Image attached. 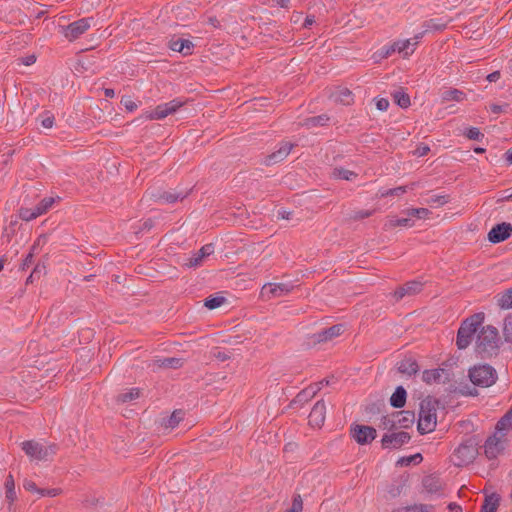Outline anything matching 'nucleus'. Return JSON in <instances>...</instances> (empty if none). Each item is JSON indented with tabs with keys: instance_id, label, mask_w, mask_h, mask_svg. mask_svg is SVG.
Returning <instances> with one entry per match:
<instances>
[{
	"instance_id": "nucleus-15",
	"label": "nucleus",
	"mask_w": 512,
	"mask_h": 512,
	"mask_svg": "<svg viewBox=\"0 0 512 512\" xmlns=\"http://www.w3.org/2000/svg\"><path fill=\"white\" fill-rule=\"evenodd\" d=\"M292 148L293 145L291 143H281L277 150L265 157L263 163L269 166L282 162L290 154Z\"/></svg>"
},
{
	"instance_id": "nucleus-37",
	"label": "nucleus",
	"mask_w": 512,
	"mask_h": 512,
	"mask_svg": "<svg viewBox=\"0 0 512 512\" xmlns=\"http://www.w3.org/2000/svg\"><path fill=\"white\" fill-rule=\"evenodd\" d=\"M329 117L325 114L313 116L308 119H306L304 125L307 127H317V126H324L328 123Z\"/></svg>"
},
{
	"instance_id": "nucleus-53",
	"label": "nucleus",
	"mask_w": 512,
	"mask_h": 512,
	"mask_svg": "<svg viewBox=\"0 0 512 512\" xmlns=\"http://www.w3.org/2000/svg\"><path fill=\"white\" fill-rule=\"evenodd\" d=\"M375 104L379 111H386L389 108V101L386 98H377Z\"/></svg>"
},
{
	"instance_id": "nucleus-3",
	"label": "nucleus",
	"mask_w": 512,
	"mask_h": 512,
	"mask_svg": "<svg viewBox=\"0 0 512 512\" xmlns=\"http://www.w3.org/2000/svg\"><path fill=\"white\" fill-rule=\"evenodd\" d=\"M483 319V314L478 313L462 322L458 329L456 339V345L459 349H466L470 345L475 333L481 326Z\"/></svg>"
},
{
	"instance_id": "nucleus-14",
	"label": "nucleus",
	"mask_w": 512,
	"mask_h": 512,
	"mask_svg": "<svg viewBox=\"0 0 512 512\" xmlns=\"http://www.w3.org/2000/svg\"><path fill=\"white\" fill-rule=\"evenodd\" d=\"M352 435L359 444H368L376 437V430L370 426L355 425L352 429Z\"/></svg>"
},
{
	"instance_id": "nucleus-28",
	"label": "nucleus",
	"mask_w": 512,
	"mask_h": 512,
	"mask_svg": "<svg viewBox=\"0 0 512 512\" xmlns=\"http://www.w3.org/2000/svg\"><path fill=\"white\" fill-rule=\"evenodd\" d=\"M168 115H170V114L164 108V105L159 104L158 106H156V108L154 110L146 111L143 114V117L146 120H161V119H164L165 117H167Z\"/></svg>"
},
{
	"instance_id": "nucleus-20",
	"label": "nucleus",
	"mask_w": 512,
	"mask_h": 512,
	"mask_svg": "<svg viewBox=\"0 0 512 512\" xmlns=\"http://www.w3.org/2000/svg\"><path fill=\"white\" fill-rule=\"evenodd\" d=\"M344 331V326L342 324L333 325L327 329H323L313 335V339L315 342L321 343L326 342L328 340L333 339L336 336H339Z\"/></svg>"
},
{
	"instance_id": "nucleus-38",
	"label": "nucleus",
	"mask_w": 512,
	"mask_h": 512,
	"mask_svg": "<svg viewBox=\"0 0 512 512\" xmlns=\"http://www.w3.org/2000/svg\"><path fill=\"white\" fill-rule=\"evenodd\" d=\"M498 305L502 309H511L512 308V288L505 291L498 298Z\"/></svg>"
},
{
	"instance_id": "nucleus-36",
	"label": "nucleus",
	"mask_w": 512,
	"mask_h": 512,
	"mask_svg": "<svg viewBox=\"0 0 512 512\" xmlns=\"http://www.w3.org/2000/svg\"><path fill=\"white\" fill-rule=\"evenodd\" d=\"M423 460L422 455L420 453H416L414 455L400 457L396 465L397 466H409L411 464H419Z\"/></svg>"
},
{
	"instance_id": "nucleus-24",
	"label": "nucleus",
	"mask_w": 512,
	"mask_h": 512,
	"mask_svg": "<svg viewBox=\"0 0 512 512\" xmlns=\"http://www.w3.org/2000/svg\"><path fill=\"white\" fill-rule=\"evenodd\" d=\"M499 500L500 498L496 493L485 496L480 512H496Z\"/></svg>"
},
{
	"instance_id": "nucleus-27",
	"label": "nucleus",
	"mask_w": 512,
	"mask_h": 512,
	"mask_svg": "<svg viewBox=\"0 0 512 512\" xmlns=\"http://www.w3.org/2000/svg\"><path fill=\"white\" fill-rule=\"evenodd\" d=\"M320 390L318 385H310L307 388L299 392L295 398V402L302 403L313 398Z\"/></svg>"
},
{
	"instance_id": "nucleus-18",
	"label": "nucleus",
	"mask_w": 512,
	"mask_h": 512,
	"mask_svg": "<svg viewBox=\"0 0 512 512\" xmlns=\"http://www.w3.org/2000/svg\"><path fill=\"white\" fill-rule=\"evenodd\" d=\"M326 406L324 401L320 400L315 403L310 414L309 424L313 427H320L325 421Z\"/></svg>"
},
{
	"instance_id": "nucleus-61",
	"label": "nucleus",
	"mask_w": 512,
	"mask_h": 512,
	"mask_svg": "<svg viewBox=\"0 0 512 512\" xmlns=\"http://www.w3.org/2000/svg\"><path fill=\"white\" fill-rule=\"evenodd\" d=\"M506 106L507 105L502 106V105H498V104H492V105H490V110L494 114H499V113H502L504 111Z\"/></svg>"
},
{
	"instance_id": "nucleus-26",
	"label": "nucleus",
	"mask_w": 512,
	"mask_h": 512,
	"mask_svg": "<svg viewBox=\"0 0 512 512\" xmlns=\"http://www.w3.org/2000/svg\"><path fill=\"white\" fill-rule=\"evenodd\" d=\"M444 369H428L423 371L422 373V381L426 384H433L440 381L441 375L443 374Z\"/></svg>"
},
{
	"instance_id": "nucleus-59",
	"label": "nucleus",
	"mask_w": 512,
	"mask_h": 512,
	"mask_svg": "<svg viewBox=\"0 0 512 512\" xmlns=\"http://www.w3.org/2000/svg\"><path fill=\"white\" fill-rule=\"evenodd\" d=\"M430 148L427 145L417 147L414 154L418 157H423L429 152Z\"/></svg>"
},
{
	"instance_id": "nucleus-19",
	"label": "nucleus",
	"mask_w": 512,
	"mask_h": 512,
	"mask_svg": "<svg viewBox=\"0 0 512 512\" xmlns=\"http://www.w3.org/2000/svg\"><path fill=\"white\" fill-rule=\"evenodd\" d=\"M423 284L420 281L413 280L405 283L394 292V298L401 300L405 296H412L419 293L422 290Z\"/></svg>"
},
{
	"instance_id": "nucleus-35",
	"label": "nucleus",
	"mask_w": 512,
	"mask_h": 512,
	"mask_svg": "<svg viewBox=\"0 0 512 512\" xmlns=\"http://www.w3.org/2000/svg\"><path fill=\"white\" fill-rule=\"evenodd\" d=\"M187 196V193H176V192H163L159 196V200L164 203H175L179 200L184 199Z\"/></svg>"
},
{
	"instance_id": "nucleus-52",
	"label": "nucleus",
	"mask_w": 512,
	"mask_h": 512,
	"mask_svg": "<svg viewBox=\"0 0 512 512\" xmlns=\"http://www.w3.org/2000/svg\"><path fill=\"white\" fill-rule=\"evenodd\" d=\"M303 508V503L300 495H297L293 498L292 507L288 512H301Z\"/></svg>"
},
{
	"instance_id": "nucleus-12",
	"label": "nucleus",
	"mask_w": 512,
	"mask_h": 512,
	"mask_svg": "<svg viewBox=\"0 0 512 512\" xmlns=\"http://www.w3.org/2000/svg\"><path fill=\"white\" fill-rule=\"evenodd\" d=\"M214 253V245L209 243L202 246L197 252H194L187 260L184 265L187 268H196L200 266L203 260Z\"/></svg>"
},
{
	"instance_id": "nucleus-6",
	"label": "nucleus",
	"mask_w": 512,
	"mask_h": 512,
	"mask_svg": "<svg viewBox=\"0 0 512 512\" xmlns=\"http://www.w3.org/2000/svg\"><path fill=\"white\" fill-rule=\"evenodd\" d=\"M469 378L475 385L489 387L493 385L497 379L496 370L488 365H477L469 370Z\"/></svg>"
},
{
	"instance_id": "nucleus-55",
	"label": "nucleus",
	"mask_w": 512,
	"mask_h": 512,
	"mask_svg": "<svg viewBox=\"0 0 512 512\" xmlns=\"http://www.w3.org/2000/svg\"><path fill=\"white\" fill-rule=\"evenodd\" d=\"M59 494V489L51 488V489H41L39 490V496H49V497H55Z\"/></svg>"
},
{
	"instance_id": "nucleus-2",
	"label": "nucleus",
	"mask_w": 512,
	"mask_h": 512,
	"mask_svg": "<svg viewBox=\"0 0 512 512\" xmlns=\"http://www.w3.org/2000/svg\"><path fill=\"white\" fill-rule=\"evenodd\" d=\"M498 342V331L495 327H482L477 334L475 351L481 358H485L496 352Z\"/></svg>"
},
{
	"instance_id": "nucleus-40",
	"label": "nucleus",
	"mask_w": 512,
	"mask_h": 512,
	"mask_svg": "<svg viewBox=\"0 0 512 512\" xmlns=\"http://www.w3.org/2000/svg\"><path fill=\"white\" fill-rule=\"evenodd\" d=\"M5 489H6V498L13 502L16 499V492H15V484L13 476L10 474L8 475L6 482H5Z\"/></svg>"
},
{
	"instance_id": "nucleus-50",
	"label": "nucleus",
	"mask_w": 512,
	"mask_h": 512,
	"mask_svg": "<svg viewBox=\"0 0 512 512\" xmlns=\"http://www.w3.org/2000/svg\"><path fill=\"white\" fill-rule=\"evenodd\" d=\"M41 125L46 129H50L54 125V116L50 112H45L41 115Z\"/></svg>"
},
{
	"instance_id": "nucleus-30",
	"label": "nucleus",
	"mask_w": 512,
	"mask_h": 512,
	"mask_svg": "<svg viewBox=\"0 0 512 512\" xmlns=\"http://www.w3.org/2000/svg\"><path fill=\"white\" fill-rule=\"evenodd\" d=\"M397 53L395 41L383 46L380 50L373 54V59L375 62L380 61L381 59L388 58L392 54Z\"/></svg>"
},
{
	"instance_id": "nucleus-9",
	"label": "nucleus",
	"mask_w": 512,
	"mask_h": 512,
	"mask_svg": "<svg viewBox=\"0 0 512 512\" xmlns=\"http://www.w3.org/2000/svg\"><path fill=\"white\" fill-rule=\"evenodd\" d=\"M54 198H44L33 208H21L19 216L24 221H32L46 213L53 205Z\"/></svg>"
},
{
	"instance_id": "nucleus-54",
	"label": "nucleus",
	"mask_w": 512,
	"mask_h": 512,
	"mask_svg": "<svg viewBox=\"0 0 512 512\" xmlns=\"http://www.w3.org/2000/svg\"><path fill=\"white\" fill-rule=\"evenodd\" d=\"M429 203L436 204L437 206H442L447 203V197L445 195H435L430 200Z\"/></svg>"
},
{
	"instance_id": "nucleus-60",
	"label": "nucleus",
	"mask_w": 512,
	"mask_h": 512,
	"mask_svg": "<svg viewBox=\"0 0 512 512\" xmlns=\"http://www.w3.org/2000/svg\"><path fill=\"white\" fill-rule=\"evenodd\" d=\"M21 63L25 66H30L36 62V57L34 55H28L20 59Z\"/></svg>"
},
{
	"instance_id": "nucleus-46",
	"label": "nucleus",
	"mask_w": 512,
	"mask_h": 512,
	"mask_svg": "<svg viewBox=\"0 0 512 512\" xmlns=\"http://www.w3.org/2000/svg\"><path fill=\"white\" fill-rule=\"evenodd\" d=\"M183 104L184 102L179 98L163 103L164 108L168 111L170 115L175 113L180 107L183 106Z\"/></svg>"
},
{
	"instance_id": "nucleus-41",
	"label": "nucleus",
	"mask_w": 512,
	"mask_h": 512,
	"mask_svg": "<svg viewBox=\"0 0 512 512\" xmlns=\"http://www.w3.org/2000/svg\"><path fill=\"white\" fill-rule=\"evenodd\" d=\"M394 101L401 108H407L410 106V98L403 91H396L393 94Z\"/></svg>"
},
{
	"instance_id": "nucleus-13",
	"label": "nucleus",
	"mask_w": 512,
	"mask_h": 512,
	"mask_svg": "<svg viewBox=\"0 0 512 512\" xmlns=\"http://www.w3.org/2000/svg\"><path fill=\"white\" fill-rule=\"evenodd\" d=\"M410 435L407 432L400 431L385 434L382 438V445L384 448H399L403 444L408 443Z\"/></svg>"
},
{
	"instance_id": "nucleus-57",
	"label": "nucleus",
	"mask_w": 512,
	"mask_h": 512,
	"mask_svg": "<svg viewBox=\"0 0 512 512\" xmlns=\"http://www.w3.org/2000/svg\"><path fill=\"white\" fill-rule=\"evenodd\" d=\"M402 512H429V507L426 505L408 507L405 508Z\"/></svg>"
},
{
	"instance_id": "nucleus-10",
	"label": "nucleus",
	"mask_w": 512,
	"mask_h": 512,
	"mask_svg": "<svg viewBox=\"0 0 512 512\" xmlns=\"http://www.w3.org/2000/svg\"><path fill=\"white\" fill-rule=\"evenodd\" d=\"M424 32L417 33L413 38L411 39H400L396 40V49L397 53L402 55L404 58L409 57L414 53L416 50V47L420 41V39L423 37Z\"/></svg>"
},
{
	"instance_id": "nucleus-56",
	"label": "nucleus",
	"mask_w": 512,
	"mask_h": 512,
	"mask_svg": "<svg viewBox=\"0 0 512 512\" xmlns=\"http://www.w3.org/2000/svg\"><path fill=\"white\" fill-rule=\"evenodd\" d=\"M24 488L30 492L36 493L39 495L40 488H37L36 484L33 481L26 480L24 482Z\"/></svg>"
},
{
	"instance_id": "nucleus-39",
	"label": "nucleus",
	"mask_w": 512,
	"mask_h": 512,
	"mask_svg": "<svg viewBox=\"0 0 512 512\" xmlns=\"http://www.w3.org/2000/svg\"><path fill=\"white\" fill-rule=\"evenodd\" d=\"M140 396L139 388H131L129 391L124 392L118 396V401L122 403L131 402Z\"/></svg>"
},
{
	"instance_id": "nucleus-8",
	"label": "nucleus",
	"mask_w": 512,
	"mask_h": 512,
	"mask_svg": "<svg viewBox=\"0 0 512 512\" xmlns=\"http://www.w3.org/2000/svg\"><path fill=\"white\" fill-rule=\"evenodd\" d=\"M93 22L92 17L81 18L67 26H62L61 33L66 39L73 41L83 35L91 27Z\"/></svg>"
},
{
	"instance_id": "nucleus-63",
	"label": "nucleus",
	"mask_w": 512,
	"mask_h": 512,
	"mask_svg": "<svg viewBox=\"0 0 512 512\" xmlns=\"http://www.w3.org/2000/svg\"><path fill=\"white\" fill-rule=\"evenodd\" d=\"M500 78V72L499 71H494L490 74L487 75V80L489 82H496L498 81Z\"/></svg>"
},
{
	"instance_id": "nucleus-23",
	"label": "nucleus",
	"mask_w": 512,
	"mask_h": 512,
	"mask_svg": "<svg viewBox=\"0 0 512 512\" xmlns=\"http://www.w3.org/2000/svg\"><path fill=\"white\" fill-rule=\"evenodd\" d=\"M406 390L402 386H398L390 397V404L395 408H402L406 402Z\"/></svg>"
},
{
	"instance_id": "nucleus-4",
	"label": "nucleus",
	"mask_w": 512,
	"mask_h": 512,
	"mask_svg": "<svg viewBox=\"0 0 512 512\" xmlns=\"http://www.w3.org/2000/svg\"><path fill=\"white\" fill-rule=\"evenodd\" d=\"M437 424L435 403L431 400H423L420 403L417 429L420 434L433 432Z\"/></svg>"
},
{
	"instance_id": "nucleus-1",
	"label": "nucleus",
	"mask_w": 512,
	"mask_h": 512,
	"mask_svg": "<svg viewBox=\"0 0 512 512\" xmlns=\"http://www.w3.org/2000/svg\"><path fill=\"white\" fill-rule=\"evenodd\" d=\"M509 430H512V407L498 421L494 434L488 437L484 443V453L488 459H495L504 451L506 433Z\"/></svg>"
},
{
	"instance_id": "nucleus-44",
	"label": "nucleus",
	"mask_w": 512,
	"mask_h": 512,
	"mask_svg": "<svg viewBox=\"0 0 512 512\" xmlns=\"http://www.w3.org/2000/svg\"><path fill=\"white\" fill-rule=\"evenodd\" d=\"M390 226H402V227H411L413 225L410 216L408 217H394L389 220Z\"/></svg>"
},
{
	"instance_id": "nucleus-43",
	"label": "nucleus",
	"mask_w": 512,
	"mask_h": 512,
	"mask_svg": "<svg viewBox=\"0 0 512 512\" xmlns=\"http://www.w3.org/2000/svg\"><path fill=\"white\" fill-rule=\"evenodd\" d=\"M336 100L342 102L345 105H349L352 102V93L347 88H342L338 91Z\"/></svg>"
},
{
	"instance_id": "nucleus-58",
	"label": "nucleus",
	"mask_w": 512,
	"mask_h": 512,
	"mask_svg": "<svg viewBox=\"0 0 512 512\" xmlns=\"http://www.w3.org/2000/svg\"><path fill=\"white\" fill-rule=\"evenodd\" d=\"M37 247L36 245H33L31 248V251L27 254L26 258L24 259L23 266H30L32 264L33 256L36 251Z\"/></svg>"
},
{
	"instance_id": "nucleus-51",
	"label": "nucleus",
	"mask_w": 512,
	"mask_h": 512,
	"mask_svg": "<svg viewBox=\"0 0 512 512\" xmlns=\"http://www.w3.org/2000/svg\"><path fill=\"white\" fill-rule=\"evenodd\" d=\"M121 103L126 108L127 111L133 112L137 109L138 105L135 101H133L130 97H123Z\"/></svg>"
},
{
	"instance_id": "nucleus-45",
	"label": "nucleus",
	"mask_w": 512,
	"mask_h": 512,
	"mask_svg": "<svg viewBox=\"0 0 512 512\" xmlns=\"http://www.w3.org/2000/svg\"><path fill=\"white\" fill-rule=\"evenodd\" d=\"M464 135L470 140L481 141L484 134L477 127H469L465 130Z\"/></svg>"
},
{
	"instance_id": "nucleus-34",
	"label": "nucleus",
	"mask_w": 512,
	"mask_h": 512,
	"mask_svg": "<svg viewBox=\"0 0 512 512\" xmlns=\"http://www.w3.org/2000/svg\"><path fill=\"white\" fill-rule=\"evenodd\" d=\"M423 486L429 493H437L441 488V484L435 476H428L424 478Z\"/></svg>"
},
{
	"instance_id": "nucleus-21",
	"label": "nucleus",
	"mask_w": 512,
	"mask_h": 512,
	"mask_svg": "<svg viewBox=\"0 0 512 512\" xmlns=\"http://www.w3.org/2000/svg\"><path fill=\"white\" fill-rule=\"evenodd\" d=\"M172 51L179 52L184 56L192 54L194 44L188 39L172 38L168 44Z\"/></svg>"
},
{
	"instance_id": "nucleus-5",
	"label": "nucleus",
	"mask_w": 512,
	"mask_h": 512,
	"mask_svg": "<svg viewBox=\"0 0 512 512\" xmlns=\"http://www.w3.org/2000/svg\"><path fill=\"white\" fill-rule=\"evenodd\" d=\"M23 451L32 461H46L56 452L54 445L29 440L21 444Z\"/></svg>"
},
{
	"instance_id": "nucleus-47",
	"label": "nucleus",
	"mask_w": 512,
	"mask_h": 512,
	"mask_svg": "<svg viewBox=\"0 0 512 512\" xmlns=\"http://www.w3.org/2000/svg\"><path fill=\"white\" fill-rule=\"evenodd\" d=\"M225 302V298L221 296L211 297L205 300V307L210 310L220 307Z\"/></svg>"
},
{
	"instance_id": "nucleus-16",
	"label": "nucleus",
	"mask_w": 512,
	"mask_h": 512,
	"mask_svg": "<svg viewBox=\"0 0 512 512\" xmlns=\"http://www.w3.org/2000/svg\"><path fill=\"white\" fill-rule=\"evenodd\" d=\"M291 290V286L285 283H267L261 289V295L267 298H274L286 295Z\"/></svg>"
},
{
	"instance_id": "nucleus-64",
	"label": "nucleus",
	"mask_w": 512,
	"mask_h": 512,
	"mask_svg": "<svg viewBox=\"0 0 512 512\" xmlns=\"http://www.w3.org/2000/svg\"><path fill=\"white\" fill-rule=\"evenodd\" d=\"M448 510L449 512H462L461 506L455 502H451L448 504Z\"/></svg>"
},
{
	"instance_id": "nucleus-17",
	"label": "nucleus",
	"mask_w": 512,
	"mask_h": 512,
	"mask_svg": "<svg viewBox=\"0 0 512 512\" xmlns=\"http://www.w3.org/2000/svg\"><path fill=\"white\" fill-rule=\"evenodd\" d=\"M414 421V413L410 411H401L394 413L391 417H383V423L386 424H399L402 427H408Z\"/></svg>"
},
{
	"instance_id": "nucleus-48",
	"label": "nucleus",
	"mask_w": 512,
	"mask_h": 512,
	"mask_svg": "<svg viewBox=\"0 0 512 512\" xmlns=\"http://www.w3.org/2000/svg\"><path fill=\"white\" fill-rule=\"evenodd\" d=\"M503 333L506 341L512 342V315H509L505 318Z\"/></svg>"
},
{
	"instance_id": "nucleus-11",
	"label": "nucleus",
	"mask_w": 512,
	"mask_h": 512,
	"mask_svg": "<svg viewBox=\"0 0 512 512\" xmlns=\"http://www.w3.org/2000/svg\"><path fill=\"white\" fill-rule=\"evenodd\" d=\"M512 225L510 223H500L495 225L488 233V240L493 244L505 241L511 236Z\"/></svg>"
},
{
	"instance_id": "nucleus-49",
	"label": "nucleus",
	"mask_w": 512,
	"mask_h": 512,
	"mask_svg": "<svg viewBox=\"0 0 512 512\" xmlns=\"http://www.w3.org/2000/svg\"><path fill=\"white\" fill-rule=\"evenodd\" d=\"M429 214H430V211L426 208H411V209L407 210L408 216H414L419 219H424V218L428 217Z\"/></svg>"
},
{
	"instance_id": "nucleus-42",
	"label": "nucleus",
	"mask_w": 512,
	"mask_h": 512,
	"mask_svg": "<svg viewBox=\"0 0 512 512\" xmlns=\"http://www.w3.org/2000/svg\"><path fill=\"white\" fill-rule=\"evenodd\" d=\"M182 420V411H174L168 419L165 420L164 426L165 428L174 429L178 426L179 422Z\"/></svg>"
},
{
	"instance_id": "nucleus-29",
	"label": "nucleus",
	"mask_w": 512,
	"mask_h": 512,
	"mask_svg": "<svg viewBox=\"0 0 512 512\" xmlns=\"http://www.w3.org/2000/svg\"><path fill=\"white\" fill-rule=\"evenodd\" d=\"M442 100L445 102H461L465 99V93L458 89H448L442 93Z\"/></svg>"
},
{
	"instance_id": "nucleus-32",
	"label": "nucleus",
	"mask_w": 512,
	"mask_h": 512,
	"mask_svg": "<svg viewBox=\"0 0 512 512\" xmlns=\"http://www.w3.org/2000/svg\"><path fill=\"white\" fill-rule=\"evenodd\" d=\"M409 186H399L396 188H381L379 189L377 195L380 198L389 197V196H401L408 191Z\"/></svg>"
},
{
	"instance_id": "nucleus-62",
	"label": "nucleus",
	"mask_w": 512,
	"mask_h": 512,
	"mask_svg": "<svg viewBox=\"0 0 512 512\" xmlns=\"http://www.w3.org/2000/svg\"><path fill=\"white\" fill-rule=\"evenodd\" d=\"M315 23V17L313 15H308L305 20H304V23H303V26L305 28H309L311 27L313 24Z\"/></svg>"
},
{
	"instance_id": "nucleus-33",
	"label": "nucleus",
	"mask_w": 512,
	"mask_h": 512,
	"mask_svg": "<svg viewBox=\"0 0 512 512\" xmlns=\"http://www.w3.org/2000/svg\"><path fill=\"white\" fill-rule=\"evenodd\" d=\"M332 176L335 179L352 181L357 177V174L343 167H336L332 172Z\"/></svg>"
},
{
	"instance_id": "nucleus-25",
	"label": "nucleus",
	"mask_w": 512,
	"mask_h": 512,
	"mask_svg": "<svg viewBox=\"0 0 512 512\" xmlns=\"http://www.w3.org/2000/svg\"><path fill=\"white\" fill-rule=\"evenodd\" d=\"M154 365L159 368H179L182 366V359L176 357L157 358L154 360Z\"/></svg>"
},
{
	"instance_id": "nucleus-7",
	"label": "nucleus",
	"mask_w": 512,
	"mask_h": 512,
	"mask_svg": "<svg viewBox=\"0 0 512 512\" xmlns=\"http://www.w3.org/2000/svg\"><path fill=\"white\" fill-rule=\"evenodd\" d=\"M477 455L476 445L472 441H466L454 450L451 460L455 466L462 467L472 463Z\"/></svg>"
},
{
	"instance_id": "nucleus-31",
	"label": "nucleus",
	"mask_w": 512,
	"mask_h": 512,
	"mask_svg": "<svg viewBox=\"0 0 512 512\" xmlns=\"http://www.w3.org/2000/svg\"><path fill=\"white\" fill-rule=\"evenodd\" d=\"M397 53L395 41L383 46L380 50L373 54V59L375 62L380 61L381 59L388 58L392 54Z\"/></svg>"
},
{
	"instance_id": "nucleus-22",
	"label": "nucleus",
	"mask_w": 512,
	"mask_h": 512,
	"mask_svg": "<svg viewBox=\"0 0 512 512\" xmlns=\"http://www.w3.org/2000/svg\"><path fill=\"white\" fill-rule=\"evenodd\" d=\"M418 364L412 358L403 359L398 363V371L408 376L415 375L418 372Z\"/></svg>"
}]
</instances>
